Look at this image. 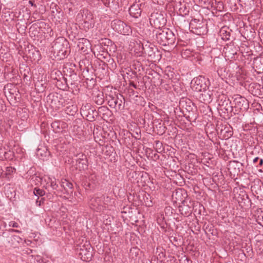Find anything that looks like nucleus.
I'll return each mask as SVG.
<instances>
[{
	"label": "nucleus",
	"instance_id": "aec40b11",
	"mask_svg": "<svg viewBox=\"0 0 263 263\" xmlns=\"http://www.w3.org/2000/svg\"><path fill=\"white\" fill-rule=\"evenodd\" d=\"M103 204L106 205L105 210L108 208V206L111 204L112 199L108 196H102Z\"/></svg>",
	"mask_w": 263,
	"mask_h": 263
},
{
	"label": "nucleus",
	"instance_id": "f3484780",
	"mask_svg": "<svg viewBox=\"0 0 263 263\" xmlns=\"http://www.w3.org/2000/svg\"><path fill=\"white\" fill-rule=\"evenodd\" d=\"M184 202L185 201L183 200L182 201L183 205H180L179 206V210L181 214L184 215L185 216H187L191 213L192 210L189 205H185L184 204Z\"/></svg>",
	"mask_w": 263,
	"mask_h": 263
},
{
	"label": "nucleus",
	"instance_id": "0eeeda50",
	"mask_svg": "<svg viewBox=\"0 0 263 263\" xmlns=\"http://www.w3.org/2000/svg\"><path fill=\"white\" fill-rule=\"evenodd\" d=\"M91 209L98 212H101L105 210L106 205L103 204L102 196L100 197L95 196L90 201Z\"/></svg>",
	"mask_w": 263,
	"mask_h": 263
},
{
	"label": "nucleus",
	"instance_id": "bb28decb",
	"mask_svg": "<svg viewBox=\"0 0 263 263\" xmlns=\"http://www.w3.org/2000/svg\"><path fill=\"white\" fill-rule=\"evenodd\" d=\"M62 186L65 188V186H67L69 189L72 188V184L67 180H65L64 182H62Z\"/></svg>",
	"mask_w": 263,
	"mask_h": 263
},
{
	"label": "nucleus",
	"instance_id": "f03ea898",
	"mask_svg": "<svg viewBox=\"0 0 263 263\" xmlns=\"http://www.w3.org/2000/svg\"><path fill=\"white\" fill-rule=\"evenodd\" d=\"M112 28L116 32L124 35H129L132 33L130 26L120 20H115L111 24Z\"/></svg>",
	"mask_w": 263,
	"mask_h": 263
},
{
	"label": "nucleus",
	"instance_id": "37998d69",
	"mask_svg": "<svg viewBox=\"0 0 263 263\" xmlns=\"http://www.w3.org/2000/svg\"><path fill=\"white\" fill-rule=\"evenodd\" d=\"M81 50H83V51H85V50H84V48L83 47H81Z\"/></svg>",
	"mask_w": 263,
	"mask_h": 263
},
{
	"label": "nucleus",
	"instance_id": "4468645a",
	"mask_svg": "<svg viewBox=\"0 0 263 263\" xmlns=\"http://www.w3.org/2000/svg\"><path fill=\"white\" fill-rule=\"evenodd\" d=\"M91 249L90 246H88V248L86 249H80L79 254L81 256V258L84 261H88L91 260L92 256V252L90 251Z\"/></svg>",
	"mask_w": 263,
	"mask_h": 263
},
{
	"label": "nucleus",
	"instance_id": "7ed1b4c3",
	"mask_svg": "<svg viewBox=\"0 0 263 263\" xmlns=\"http://www.w3.org/2000/svg\"><path fill=\"white\" fill-rule=\"evenodd\" d=\"M108 105L118 110H121L124 109V106L123 105V101H124V97L121 95H108L106 96Z\"/></svg>",
	"mask_w": 263,
	"mask_h": 263
},
{
	"label": "nucleus",
	"instance_id": "c85d7f7f",
	"mask_svg": "<svg viewBox=\"0 0 263 263\" xmlns=\"http://www.w3.org/2000/svg\"><path fill=\"white\" fill-rule=\"evenodd\" d=\"M124 0H112V2L118 7H121L123 5V3Z\"/></svg>",
	"mask_w": 263,
	"mask_h": 263
},
{
	"label": "nucleus",
	"instance_id": "a878e982",
	"mask_svg": "<svg viewBox=\"0 0 263 263\" xmlns=\"http://www.w3.org/2000/svg\"><path fill=\"white\" fill-rule=\"evenodd\" d=\"M51 127L55 132H58L60 129V123L58 121H54L51 124Z\"/></svg>",
	"mask_w": 263,
	"mask_h": 263
},
{
	"label": "nucleus",
	"instance_id": "2f4dec72",
	"mask_svg": "<svg viewBox=\"0 0 263 263\" xmlns=\"http://www.w3.org/2000/svg\"><path fill=\"white\" fill-rule=\"evenodd\" d=\"M24 253L27 254H30L32 252V250L29 249V248H26L23 250Z\"/></svg>",
	"mask_w": 263,
	"mask_h": 263
},
{
	"label": "nucleus",
	"instance_id": "f257e3e1",
	"mask_svg": "<svg viewBox=\"0 0 263 263\" xmlns=\"http://www.w3.org/2000/svg\"><path fill=\"white\" fill-rule=\"evenodd\" d=\"M175 34L168 28L160 29L156 33V40L162 46L172 45L175 43Z\"/></svg>",
	"mask_w": 263,
	"mask_h": 263
},
{
	"label": "nucleus",
	"instance_id": "f704fd0d",
	"mask_svg": "<svg viewBox=\"0 0 263 263\" xmlns=\"http://www.w3.org/2000/svg\"><path fill=\"white\" fill-rule=\"evenodd\" d=\"M61 101H59V104H58L55 107L58 108H60V107H61L62 106H63L64 105L63 104V102L62 101H63V99H61Z\"/></svg>",
	"mask_w": 263,
	"mask_h": 263
},
{
	"label": "nucleus",
	"instance_id": "f8f14e48",
	"mask_svg": "<svg viewBox=\"0 0 263 263\" xmlns=\"http://www.w3.org/2000/svg\"><path fill=\"white\" fill-rule=\"evenodd\" d=\"M141 4L136 3L130 6L129 8V13L132 16L135 18H138L141 15Z\"/></svg>",
	"mask_w": 263,
	"mask_h": 263
},
{
	"label": "nucleus",
	"instance_id": "a19ab883",
	"mask_svg": "<svg viewBox=\"0 0 263 263\" xmlns=\"http://www.w3.org/2000/svg\"><path fill=\"white\" fill-rule=\"evenodd\" d=\"M29 4H30L31 6H33V5H34L33 3L31 1H29Z\"/></svg>",
	"mask_w": 263,
	"mask_h": 263
},
{
	"label": "nucleus",
	"instance_id": "5701e85b",
	"mask_svg": "<svg viewBox=\"0 0 263 263\" xmlns=\"http://www.w3.org/2000/svg\"><path fill=\"white\" fill-rule=\"evenodd\" d=\"M33 194L36 196H43L45 194V192L43 190L35 187L33 190Z\"/></svg>",
	"mask_w": 263,
	"mask_h": 263
},
{
	"label": "nucleus",
	"instance_id": "6e6552de",
	"mask_svg": "<svg viewBox=\"0 0 263 263\" xmlns=\"http://www.w3.org/2000/svg\"><path fill=\"white\" fill-rule=\"evenodd\" d=\"M41 184L45 189L48 190L50 187L53 190H56L58 187L55 179L48 176H45L41 179Z\"/></svg>",
	"mask_w": 263,
	"mask_h": 263
},
{
	"label": "nucleus",
	"instance_id": "423d86ee",
	"mask_svg": "<svg viewBox=\"0 0 263 263\" xmlns=\"http://www.w3.org/2000/svg\"><path fill=\"white\" fill-rule=\"evenodd\" d=\"M232 98L236 111L243 112L248 109L249 102L245 97L239 95H235Z\"/></svg>",
	"mask_w": 263,
	"mask_h": 263
},
{
	"label": "nucleus",
	"instance_id": "79ce46f5",
	"mask_svg": "<svg viewBox=\"0 0 263 263\" xmlns=\"http://www.w3.org/2000/svg\"><path fill=\"white\" fill-rule=\"evenodd\" d=\"M65 82L66 84L68 85V83H69V80H68L67 78L65 79Z\"/></svg>",
	"mask_w": 263,
	"mask_h": 263
},
{
	"label": "nucleus",
	"instance_id": "1a4fd4ad",
	"mask_svg": "<svg viewBox=\"0 0 263 263\" xmlns=\"http://www.w3.org/2000/svg\"><path fill=\"white\" fill-rule=\"evenodd\" d=\"M249 90L254 96L263 98V87L256 83H252L249 86Z\"/></svg>",
	"mask_w": 263,
	"mask_h": 263
},
{
	"label": "nucleus",
	"instance_id": "39448f33",
	"mask_svg": "<svg viewBox=\"0 0 263 263\" xmlns=\"http://www.w3.org/2000/svg\"><path fill=\"white\" fill-rule=\"evenodd\" d=\"M149 20L151 26L158 29L163 27L166 22L164 15L159 12L152 13Z\"/></svg>",
	"mask_w": 263,
	"mask_h": 263
},
{
	"label": "nucleus",
	"instance_id": "9b49d317",
	"mask_svg": "<svg viewBox=\"0 0 263 263\" xmlns=\"http://www.w3.org/2000/svg\"><path fill=\"white\" fill-rule=\"evenodd\" d=\"M76 157L77 164L78 165L80 170H85L87 168L88 162L86 156L83 154H78Z\"/></svg>",
	"mask_w": 263,
	"mask_h": 263
},
{
	"label": "nucleus",
	"instance_id": "7c9ffc66",
	"mask_svg": "<svg viewBox=\"0 0 263 263\" xmlns=\"http://www.w3.org/2000/svg\"><path fill=\"white\" fill-rule=\"evenodd\" d=\"M6 227V223L2 219L0 218V230L2 228H5Z\"/></svg>",
	"mask_w": 263,
	"mask_h": 263
},
{
	"label": "nucleus",
	"instance_id": "473e14b6",
	"mask_svg": "<svg viewBox=\"0 0 263 263\" xmlns=\"http://www.w3.org/2000/svg\"><path fill=\"white\" fill-rule=\"evenodd\" d=\"M259 162L258 164H256L255 166L256 167H261L263 165V159H259Z\"/></svg>",
	"mask_w": 263,
	"mask_h": 263
},
{
	"label": "nucleus",
	"instance_id": "ea45409f",
	"mask_svg": "<svg viewBox=\"0 0 263 263\" xmlns=\"http://www.w3.org/2000/svg\"><path fill=\"white\" fill-rule=\"evenodd\" d=\"M130 86L133 87L135 88H137V85L135 84L134 82H130Z\"/></svg>",
	"mask_w": 263,
	"mask_h": 263
},
{
	"label": "nucleus",
	"instance_id": "72a5a7b5",
	"mask_svg": "<svg viewBox=\"0 0 263 263\" xmlns=\"http://www.w3.org/2000/svg\"><path fill=\"white\" fill-rule=\"evenodd\" d=\"M154 3L158 4L159 5H162L163 4L165 0H153Z\"/></svg>",
	"mask_w": 263,
	"mask_h": 263
},
{
	"label": "nucleus",
	"instance_id": "9d476101",
	"mask_svg": "<svg viewBox=\"0 0 263 263\" xmlns=\"http://www.w3.org/2000/svg\"><path fill=\"white\" fill-rule=\"evenodd\" d=\"M223 52L225 56L228 59H235V56L237 52V49L233 44H227L223 48Z\"/></svg>",
	"mask_w": 263,
	"mask_h": 263
},
{
	"label": "nucleus",
	"instance_id": "4be33fe9",
	"mask_svg": "<svg viewBox=\"0 0 263 263\" xmlns=\"http://www.w3.org/2000/svg\"><path fill=\"white\" fill-rule=\"evenodd\" d=\"M66 76H69L71 79H75L77 78V74L75 71L72 69H67V73H65Z\"/></svg>",
	"mask_w": 263,
	"mask_h": 263
},
{
	"label": "nucleus",
	"instance_id": "dca6fc26",
	"mask_svg": "<svg viewBox=\"0 0 263 263\" xmlns=\"http://www.w3.org/2000/svg\"><path fill=\"white\" fill-rule=\"evenodd\" d=\"M93 99L97 104L99 105L103 104L104 102V97L103 93L101 91L97 92L96 93L94 94Z\"/></svg>",
	"mask_w": 263,
	"mask_h": 263
},
{
	"label": "nucleus",
	"instance_id": "c756f323",
	"mask_svg": "<svg viewBox=\"0 0 263 263\" xmlns=\"http://www.w3.org/2000/svg\"><path fill=\"white\" fill-rule=\"evenodd\" d=\"M9 227H11L13 228H18V224L15 221L9 222Z\"/></svg>",
	"mask_w": 263,
	"mask_h": 263
},
{
	"label": "nucleus",
	"instance_id": "ddd939ff",
	"mask_svg": "<svg viewBox=\"0 0 263 263\" xmlns=\"http://www.w3.org/2000/svg\"><path fill=\"white\" fill-rule=\"evenodd\" d=\"M201 93L199 95V99L201 101L204 103H210L212 100V93L207 89L202 90Z\"/></svg>",
	"mask_w": 263,
	"mask_h": 263
},
{
	"label": "nucleus",
	"instance_id": "b1692460",
	"mask_svg": "<svg viewBox=\"0 0 263 263\" xmlns=\"http://www.w3.org/2000/svg\"><path fill=\"white\" fill-rule=\"evenodd\" d=\"M61 46H62V45H60L59 43H55L54 45V50H57L59 54H61V55L65 56L66 54V50L64 47L63 48V49L58 50V48H59Z\"/></svg>",
	"mask_w": 263,
	"mask_h": 263
},
{
	"label": "nucleus",
	"instance_id": "a211bd4d",
	"mask_svg": "<svg viewBox=\"0 0 263 263\" xmlns=\"http://www.w3.org/2000/svg\"><path fill=\"white\" fill-rule=\"evenodd\" d=\"M12 152L5 147H0V158L2 159H9L11 157Z\"/></svg>",
	"mask_w": 263,
	"mask_h": 263
},
{
	"label": "nucleus",
	"instance_id": "c9c22d12",
	"mask_svg": "<svg viewBox=\"0 0 263 263\" xmlns=\"http://www.w3.org/2000/svg\"><path fill=\"white\" fill-rule=\"evenodd\" d=\"M44 198H42L41 200H39L38 199L36 200V204L38 205V206H41V204L43 203L44 202Z\"/></svg>",
	"mask_w": 263,
	"mask_h": 263
},
{
	"label": "nucleus",
	"instance_id": "20e7f679",
	"mask_svg": "<svg viewBox=\"0 0 263 263\" xmlns=\"http://www.w3.org/2000/svg\"><path fill=\"white\" fill-rule=\"evenodd\" d=\"M191 88L196 91H202L208 88L209 81L205 77L199 76L194 78L191 81Z\"/></svg>",
	"mask_w": 263,
	"mask_h": 263
},
{
	"label": "nucleus",
	"instance_id": "6ab92c4d",
	"mask_svg": "<svg viewBox=\"0 0 263 263\" xmlns=\"http://www.w3.org/2000/svg\"><path fill=\"white\" fill-rule=\"evenodd\" d=\"M220 35L222 40L227 41L230 40V32L227 30V28L223 27L220 29Z\"/></svg>",
	"mask_w": 263,
	"mask_h": 263
},
{
	"label": "nucleus",
	"instance_id": "c03bdc74",
	"mask_svg": "<svg viewBox=\"0 0 263 263\" xmlns=\"http://www.w3.org/2000/svg\"><path fill=\"white\" fill-rule=\"evenodd\" d=\"M27 242H29L30 243H31V241H30V240H28Z\"/></svg>",
	"mask_w": 263,
	"mask_h": 263
},
{
	"label": "nucleus",
	"instance_id": "393cba45",
	"mask_svg": "<svg viewBox=\"0 0 263 263\" xmlns=\"http://www.w3.org/2000/svg\"><path fill=\"white\" fill-rule=\"evenodd\" d=\"M84 23L85 25H86V26L89 27H92V24H93V21H92V17L91 16V15H90L89 18L88 20H86L85 18H83Z\"/></svg>",
	"mask_w": 263,
	"mask_h": 263
},
{
	"label": "nucleus",
	"instance_id": "cd10ccee",
	"mask_svg": "<svg viewBox=\"0 0 263 263\" xmlns=\"http://www.w3.org/2000/svg\"><path fill=\"white\" fill-rule=\"evenodd\" d=\"M81 44H86V46H87L89 44V41L88 40H87L86 39H81L80 40V41L79 42V43H78V46L79 47H80V46H81Z\"/></svg>",
	"mask_w": 263,
	"mask_h": 263
},
{
	"label": "nucleus",
	"instance_id": "4c0bfd02",
	"mask_svg": "<svg viewBox=\"0 0 263 263\" xmlns=\"http://www.w3.org/2000/svg\"><path fill=\"white\" fill-rule=\"evenodd\" d=\"M9 231L10 232H16V233H21V231H20V230H14V229H9Z\"/></svg>",
	"mask_w": 263,
	"mask_h": 263
},
{
	"label": "nucleus",
	"instance_id": "58836bf2",
	"mask_svg": "<svg viewBox=\"0 0 263 263\" xmlns=\"http://www.w3.org/2000/svg\"><path fill=\"white\" fill-rule=\"evenodd\" d=\"M259 160V157H255L253 160V163L254 164H255V165H256V163Z\"/></svg>",
	"mask_w": 263,
	"mask_h": 263
},
{
	"label": "nucleus",
	"instance_id": "e433bc0d",
	"mask_svg": "<svg viewBox=\"0 0 263 263\" xmlns=\"http://www.w3.org/2000/svg\"><path fill=\"white\" fill-rule=\"evenodd\" d=\"M183 192H184V193L185 192L184 191H182V190H180L179 191H177L176 193H175V195L176 196H177V195H182L183 194Z\"/></svg>",
	"mask_w": 263,
	"mask_h": 263
},
{
	"label": "nucleus",
	"instance_id": "2eb2a0df",
	"mask_svg": "<svg viewBox=\"0 0 263 263\" xmlns=\"http://www.w3.org/2000/svg\"><path fill=\"white\" fill-rule=\"evenodd\" d=\"M253 66L258 73L263 72V57H259L254 58Z\"/></svg>",
	"mask_w": 263,
	"mask_h": 263
},
{
	"label": "nucleus",
	"instance_id": "412c9836",
	"mask_svg": "<svg viewBox=\"0 0 263 263\" xmlns=\"http://www.w3.org/2000/svg\"><path fill=\"white\" fill-rule=\"evenodd\" d=\"M22 240V238L18 236L12 235L11 237V241L13 245L16 246L17 243H19Z\"/></svg>",
	"mask_w": 263,
	"mask_h": 263
}]
</instances>
